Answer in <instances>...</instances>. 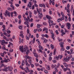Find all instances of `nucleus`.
<instances>
[{
	"label": "nucleus",
	"instance_id": "25",
	"mask_svg": "<svg viewBox=\"0 0 74 74\" xmlns=\"http://www.w3.org/2000/svg\"><path fill=\"white\" fill-rule=\"evenodd\" d=\"M25 57L26 58H27V59H29L30 58H32L31 57L27 55H25Z\"/></svg>",
	"mask_w": 74,
	"mask_h": 74
},
{
	"label": "nucleus",
	"instance_id": "28",
	"mask_svg": "<svg viewBox=\"0 0 74 74\" xmlns=\"http://www.w3.org/2000/svg\"><path fill=\"white\" fill-rule=\"evenodd\" d=\"M46 7H47V8H49V3H46Z\"/></svg>",
	"mask_w": 74,
	"mask_h": 74
},
{
	"label": "nucleus",
	"instance_id": "12",
	"mask_svg": "<svg viewBox=\"0 0 74 74\" xmlns=\"http://www.w3.org/2000/svg\"><path fill=\"white\" fill-rule=\"evenodd\" d=\"M5 66H4V69H2V70L3 71H7L8 70H7V69H8V67H5Z\"/></svg>",
	"mask_w": 74,
	"mask_h": 74
},
{
	"label": "nucleus",
	"instance_id": "47",
	"mask_svg": "<svg viewBox=\"0 0 74 74\" xmlns=\"http://www.w3.org/2000/svg\"><path fill=\"white\" fill-rule=\"evenodd\" d=\"M26 39L27 40H29V37L27 36L26 35V37H25Z\"/></svg>",
	"mask_w": 74,
	"mask_h": 74
},
{
	"label": "nucleus",
	"instance_id": "62",
	"mask_svg": "<svg viewBox=\"0 0 74 74\" xmlns=\"http://www.w3.org/2000/svg\"><path fill=\"white\" fill-rule=\"evenodd\" d=\"M67 12H68V13H70V9H68L67 10Z\"/></svg>",
	"mask_w": 74,
	"mask_h": 74
},
{
	"label": "nucleus",
	"instance_id": "34",
	"mask_svg": "<svg viewBox=\"0 0 74 74\" xmlns=\"http://www.w3.org/2000/svg\"><path fill=\"white\" fill-rule=\"evenodd\" d=\"M26 69L27 70L28 72H30V70H29V67H26Z\"/></svg>",
	"mask_w": 74,
	"mask_h": 74
},
{
	"label": "nucleus",
	"instance_id": "15",
	"mask_svg": "<svg viewBox=\"0 0 74 74\" xmlns=\"http://www.w3.org/2000/svg\"><path fill=\"white\" fill-rule=\"evenodd\" d=\"M12 67H11L10 66H8V70H9L10 71H12Z\"/></svg>",
	"mask_w": 74,
	"mask_h": 74
},
{
	"label": "nucleus",
	"instance_id": "17",
	"mask_svg": "<svg viewBox=\"0 0 74 74\" xmlns=\"http://www.w3.org/2000/svg\"><path fill=\"white\" fill-rule=\"evenodd\" d=\"M67 53L68 54H73V53H73V50H71V52H70V51H68Z\"/></svg>",
	"mask_w": 74,
	"mask_h": 74
},
{
	"label": "nucleus",
	"instance_id": "61",
	"mask_svg": "<svg viewBox=\"0 0 74 74\" xmlns=\"http://www.w3.org/2000/svg\"><path fill=\"white\" fill-rule=\"evenodd\" d=\"M70 46H67V47H66V49L68 50V49H70Z\"/></svg>",
	"mask_w": 74,
	"mask_h": 74
},
{
	"label": "nucleus",
	"instance_id": "18",
	"mask_svg": "<svg viewBox=\"0 0 74 74\" xmlns=\"http://www.w3.org/2000/svg\"><path fill=\"white\" fill-rule=\"evenodd\" d=\"M37 51L39 53H40V52L41 53H43V52H42V51L41 50V49H37Z\"/></svg>",
	"mask_w": 74,
	"mask_h": 74
},
{
	"label": "nucleus",
	"instance_id": "57",
	"mask_svg": "<svg viewBox=\"0 0 74 74\" xmlns=\"http://www.w3.org/2000/svg\"><path fill=\"white\" fill-rule=\"evenodd\" d=\"M33 25H34L33 23H32L30 25L31 27H33Z\"/></svg>",
	"mask_w": 74,
	"mask_h": 74
},
{
	"label": "nucleus",
	"instance_id": "51",
	"mask_svg": "<svg viewBox=\"0 0 74 74\" xmlns=\"http://www.w3.org/2000/svg\"><path fill=\"white\" fill-rule=\"evenodd\" d=\"M51 67L52 68V69H54V68L55 67V66L53 64H51Z\"/></svg>",
	"mask_w": 74,
	"mask_h": 74
},
{
	"label": "nucleus",
	"instance_id": "48",
	"mask_svg": "<svg viewBox=\"0 0 74 74\" xmlns=\"http://www.w3.org/2000/svg\"><path fill=\"white\" fill-rule=\"evenodd\" d=\"M44 42H45V43H47V40L45 39L44 40Z\"/></svg>",
	"mask_w": 74,
	"mask_h": 74
},
{
	"label": "nucleus",
	"instance_id": "60",
	"mask_svg": "<svg viewBox=\"0 0 74 74\" xmlns=\"http://www.w3.org/2000/svg\"><path fill=\"white\" fill-rule=\"evenodd\" d=\"M34 8H35V6H34V5H32V10L34 9Z\"/></svg>",
	"mask_w": 74,
	"mask_h": 74
},
{
	"label": "nucleus",
	"instance_id": "58",
	"mask_svg": "<svg viewBox=\"0 0 74 74\" xmlns=\"http://www.w3.org/2000/svg\"><path fill=\"white\" fill-rule=\"evenodd\" d=\"M27 0H22V1H24V3H26L27 1H26Z\"/></svg>",
	"mask_w": 74,
	"mask_h": 74
},
{
	"label": "nucleus",
	"instance_id": "13",
	"mask_svg": "<svg viewBox=\"0 0 74 74\" xmlns=\"http://www.w3.org/2000/svg\"><path fill=\"white\" fill-rule=\"evenodd\" d=\"M0 42H1L2 45H5V44H4L5 43V40H0Z\"/></svg>",
	"mask_w": 74,
	"mask_h": 74
},
{
	"label": "nucleus",
	"instance_id": "59",
	"mask_svg": "<svg viewBox=\"0 0 74 74\" xmlns=\"http://www.w3.org/2000/svg\"><path fill=\"white\" fill-rule=\"evenodd\" d=\"M43 24L45 26H46V25H47V23L45 22H44L43 23Z\"/></svg>",
	"mask_w": 74,
	"mask_h": 74
},
{
	"label": "nucleus",
	"instance_id": "30",
	"mask_svg": "<svg viewBox=\"0 0 74 74\" xmlns=\"http://www.w3.org/2000/svg\"><path fill=\"white\" fill-rule=\"evenodd\" d=\"M47 69V70H50V69H51L50 68V66H48L47 67H46Z\"/></svg>",
	"mask_w": 74,
	"mask_h": 74
},
{
	"label": "nucleus",
	"instance_id": "42",
	"mask_svg": "<svg viewBox=\"0 0 74 74\" xmlns=\"http://www.w3.org/2000/svg\"><path fill=\"white\" fill-rule=\"evenodd\" d=\"M35 42V38H34L33 39V40L32 41V43L34 44Z\"/></svg>",
	"mask_w": 74,
	"mask_h": 74
},
{
	"label": "nucleus",
	"instance_id": "5",
	"mask_svg": "<svg viewBox=\"0 0 74 74\" xmlns=\"http://www.w3.org/2000/svg\"><path fill=\"white\" fill-rule=\"evenodd\" d=\"M59 58H60V59H62V58H63V56H62V55H61L60 56V55H58V56H56V59L58 60H59Z\"/></svg>",
	"mask_w": 74,
	"mask_h": 74
},
{
	"label": "nucleus",
	"instance_id": "1",
	"mask_svg": "<svg viewBox=\"0 0 74 74\" xmlns=\"http://www.w3.org/2000/svg\"><path fill=\"white\" fill-rule=\"evenodd\" d=\"M73 58V56L71 55H70L68 56H66V58H65L64 59V60L65 62H69V60H70L71 58Z\"/></svg>",
	"mask_w": 74,
	"mask_h": 74
},
{
	"label": "nucleus",
	"instance_id": "37",
	"mask_svg": "<svg viewBox=\"0 0 74 74\" xmlns=\"http://www.w3.org/2000/svg\"><path fill=\"white\" fill-rule=\"evenodd\" d=\"M13 13L14 14L15 16H17V15H18V14H17V13H16V11L14 12Z\"/></svg>",
	"mask_w": 74,
	"mask_h": 74
},
{
	"label": "nucleus",
	"instance_id": "31",
	"mask_svg": "<svg viewBox=\"0 0 74 74\" xmlns=\"http://www.w3.org/2000/svg\"><path fill=\"white\" fill-rule=\"evenodd\" d=\"M45 69L44 67H42V68H40V70L42 71H44V70H45Z\"/></svg>",
	"mask_w": 74,
	"mask_h": 74
},
{
	"label": "nucleus",
	"instance_id": "8",
	"mask_svg": "<svg viewBox=\"0 0 74 74\" xmlns=\"http://www.w3.org/2000/svg\"><path fill=\"white\" fill-rule=\"evenodd\" d=\"M9 3H10V4H12L10 5V7H11V8H12V9L13 10H15V7H14V6L13 5H12L13 3L11 2V1H9Z\"/></svg>",
	"mask_w": 74,
	"mask_h": 74
},
{
	"label": "nucleus",
	"instance_id": "36",
	"mask_svg": "<svg viewBox=\"0 0 74 74\" xmlns=\"http://www.w3.org/2000/svg\"><path fill=\"white\" fill-rule=\"evenodd\" d=\"M47 30H48V28H44L43 29V32H44V31H46Z\"/></svg>",
	"mask_w": 74,
	"mask_h": 74
},
{
	"label": "nucleus",
	"instance_id": "39",
	"mask_svg": "<svg viewBox=\"0 0 74 74\" xmlns=\"http://www.w3.org/2000/svg\"><path fill=\"white\" fill-rule=\"evenodd\" d=\"M24 21H28V19L27 18H26V17H24Z\"/></svg>",
	"mask_w": 74,
	"mask_h": 74
},
{
	"label": "nucleus",
	"instance_id": "49",
	"mask_svg": "<svg viewBox=\"0 0 74 74\" xmlns=\"http://www.w3.org/2000/svg\"><path fill=\"white\" fill-rule=\"evenodd\" d=\"M73 5H72L71 6V11H73Z\"/></svg>",
	"mask_w": 74,
	"mask_h": 74
},
{
	"label": "nucleus",
	"instance_id": "54",
	"mask_svg": "<svg viewBox=\"0 0 74 74\" xmlns=\"http://www.w3.org/2000/svg\"><path fill=\"white\" fill-rule=\"evenodd\" d=\"M30 13H29V17L30 18H32V12H29Z\"/></svg>",
	"mask_w": 74,
	"mask_h": 74
},
{
	"label": "nucleus",
	"instance_id": "40",
	"mask_svg": "<svg viewBox=\"0 0 74 74\" xmlns=\"http://www.w3.org/2000/svg\"><path fill=\"white\" fill-rule=\"evenodd\" d=\"M20 36H21L22 38H24V36H23V34H21L20 35Z\"/></svg>",
	"mask_w": 74,
	"mask_h": 74
},
{
	"label": "nucleus",
	"instance_id": "41",
	"mask_svg": "<svg viewBox=\"0 0 74 74\" xmlns=\"http://www.w3.org/2000/svg\"><path fill=\"white\" fill-rule=\"evenodd\" d=\"M8 10L9 11H12V8H8Z\"/></svg>",
	"mask_w": 74,
	"mask_h": 74
},
{
	"label": "nucleus",
	"instance_id": "24",
	"mask_svg": "<svg viewBox=\"0 0 74 74\" xmlns=\"http://www.w3.org/2000/svg\"><path fill=\"white\" fill-rule=\"evenodd\" d=\"M63 64L66 67V68L68 67V65H67V64H66V63H65V62L63 63Z\"/></svg>",
	"mask_w": 74,
	"mask_h": 74
},
{
	"label": "nucleus",
	"instance_id": "7",
	"mask_svg": "<svg viewBox=\"0 0 74 74\" xmlns=\"http://www.w3.org/2000/svg\"><path fill=\"white\" fill-rule=\"evenodd\" d=\"M23 48V46H20L19 47V50L22 52V53H23V52H25Z\"/></svg>",
	"mask_w": 74,
	"mask_h": 74
},
{
	"label": "nucleus",
	"instance_id": "14",
	"mask_svg": "<svg viewBox=\"0 0 74 74\" xmlns=\"http://www.w3.org/2000/svg\"><path fill=\"white\" fill-rule=\"evenodd\" d=\"M38 15L39 16V18L40 19H41L42 18V16H43V15L41 13H39Z\"/></svg>",
	"mask_w": 74,
	"mask_h": 74
},
{
	"label": "nucleus",
	"instance_id": "26",
	"mask_svg": "<svg viewBox=\"0 0 74 74\" xmlns=\"http://www.w3.org/2000/svg\"><path fill=\"white\" fill-rule=\"evenodd\" d=\"M56 49H55L54 50V52L53 53V55H56Z\"/></svg>",
	"mask_w": 74,
	"mask_h": 74
},
{
	"label": "nucleus",
	"instance_id": "33",
	"mask_svg": "<svg viewBox=\"0 0 74 74\" xmlns=\"http://www.w3.org/2000/svg\"><path fill=\"white\" fill-rule=\"evenodd\" d=\"M39 48L40 49H41L42 50H43V47H42V46H41L40 45H39Z\"/></svg>",
	"mask_w": 74,
	"mask_h": 74
},
{
	"label": "nucleus",
	"instance_id": "27",
	"mask_svg": "<svg viewBox=\"0 0 74 74\" xmlns=\"http://www.w3.org/2000/svg\"><path fill=\"white\" fill-rule=\"evenodd\" d=\"M37 11L38 13H40V12L41 11V8H40L39 9V10H38V8H37Z\"/></svg>",
	"mask_w": 74,
	"mask_h": 74
},
{
	"label": "nucleus",
	"instance_id": "55",
	"mask_svg": "<svg viewBox=\"0 0 74 74\" xmlns=\"http://www.w3.org/2000/svg\"><path fill=\"white\" fill-rule=\"evenodd\" d=\"M28 24V22L27 21H25L24 23L25 25H27Z\"/></svg>",
	"mask_w": 74,
	"mask_h": 74
},
{
	"label": "nucleus",
	"instance_id": "63",
	"mask_svg": "<svg viewBox=\"0 0 74 74\" xmlns=\"http://www.w3.org/2000/svg\"><path fill=\"white\" fill-rule=\"evenodd\" d=\"M15 5L16 7H19V4H15Z\"/></svg>",
	"mask_w": 74,
	"mask_h": 74
},
{
	"label": "nucleus",
	"instance_id": "46",
	"mask_svg": "<svg viewBox=\"0 0 74 74\" xmlns=\"http://www.w3.org/2000/svg\"><path fill=\"white\" fill-rule=\"evenodd\" d=\"M44 72L46 74H47L48 73V71L47 70H45Z\"/></svg>",
	"mask_w": 74,
	"mask_h": 74
},
{
	"label": "nucleus",
	"instance_id": "22",
	"mask_svg": "<svg viewBox=\"0 0 74 74\" xmlns=\"http://www.w3.org/2000/svg\"><path fill=\"white\" fill-rule=\"evenodd\" d=\"M3 46H2V49H4V50H5V51H6V49H5V45H2Z\"/></svg>",
	"mask_w": 74,
	"mask_h": 74
},
{
	"label": "nucleus",
	"instance_id": "56",
	"mask_svg": "<svg viewBox=\"0 0 74 74\" xmlns=\"http://www.w3.org/2000/svg\"><path fill=\"white\" fill-rule=\"evenodd\" d=\"M67 41L69 42H71V40H70V39H68Z\"/></svg>",
	"mask_w": 74,
	"mask_h": 74
},
{
	"label": "nucleus",
	"instance_id": "16",
	"mask_svg": "<svg viewBox=\"0 0 74 74\" xmlns=\"http://www.w3.org/2000/svg\"><path fill=\"white\" fill-rule=\"evenodd\" d=\"M4 60V62H5V63H7V62H8H8L11 61V60H9L8 58V59H5Z\"/></svg>",
	"mask_w": 74,
	"mask_h": 74
},
{
	"label": "nucleus",
	"instance_id": "52",
	"mask_svg": "<svg viewBox=\"0 0 74 74\" xmlns=\"http://www.w3.org/2000/svg\"><path fill=\"white\" fill-rule=\"evenodd\" d=\"M20 69H21L23 70H24V69H23V67H22V66L21 65H20Z\"/></svg>",
	"mask_w": 74,
	"mask_h": 74
},
{
	"label": "nucleus",
	"instance_id": "53",
	"mask_svg": "<svg viewBox=\"0 0 74 74\" xmlns=\"http://www.w3.org/2000/svg\"><path fill=\"white\" fill-rule=\"evenodd\" d=\"M27 33H28V34H29V33H30V32L29 31V28L27 29Z\"/></svg>",
	"mask_w": 74,
	"mask_h": 74
},
{
	"label": "nucleus",
	"instance_id": "43",
	"mask_svg": "<svg viewBox=\"0 0 74 74\" xmlns=\"http://www.w3.org/2000/svg\"><path fill=\"white\" fill-rule=\"evenodd\" d=\"M40 25L39 24H38L37 25V27L38 28H40Z\"/></svg>",
	"mask_w": 74,
	"mask_h": 74
},
{
	"label": "nucleus",
	"instance_id": "3",
	"mask_svg": "<svg viewBox=\"0 0 74 74\" xmlns=\"http://www.w3.org/2000/svg\"><path fill=\"white\" fill-rule=\"evenodd\" d=\"M61 15L62 16V18H59V19L60 21H62V20H64V14L63 12H62L61 13Z\"/></svg>",
	"mask_w": 74,
	"mask_h": 74
},
{
	"label": "nucleus",
	"instance_id": "44",
	"mask_svg": "<svg viewBox=\"0 0 74 74\" xmlns=\"http://www.w3.org/2000/svg\"><path fill=\"white\" fill-rule=\"evenodd\" d=\"M2 13H1L0 14V16L1 17V19H3V16H2Z\"/></svg>",
	"mask_w": 74,
	"mask_h": 74
},
{
	"label": "nucleus",
	"instance_id": "20",
	"mask_svg": "<svg viewBox=\"0 0 74 74\" xmlns=\"http://www.w3.org/2000/svg\"><path fill=\"white\" fill-rule=\"evenodd\" d=\"M32 57H30V59L28 60V62L29 63H32Z\"/></svg>",
	"mask_w": 74,
	"mask_h": 74
},
{
	"label": "nucleus",
	"instance_id": "64",
	"mask_svg": "<svg viewBox=\"0 0 74 74\" xmlns=\"http://www.w3.org/2000/svg\"><path fill=\"white\" fill-rule=\"evenodd\" d=\"M64 49H65L64 48H61V51H64Z\"/></svg>",
	"mask_w": 74,
	"mask_h": 74
},
{
	"label": "nucleus",
	"instance_id": "2",
	"mask_svg": "<svg viewBox=\"0 0 74 74\" xmlns=\"http://www.w3.org/2000/svg\"><path fill=\"white\" fill-rule=\"evenodd\" d=\"M4 14L5 16L6 17H7V16H8L9 17H10V16H11V15H10V12H9L8 10H6Z\"/></svg>",
	"mask_w": 74,
	"mask_h": 74
},
{
	"label": "nucleus",
	"instance_id": "38",
	"mask_svg": "<svg viewBox=\"0 0 74 74\" xmlns=\"http://www.w3.org/2000/svg\"><path fill=\"white\" fill-rule=\"evenodd\" d=\"M19 44H21V42H22V41L21 40V39L20 38H19Z\"/></svg>",
	"mask_w": 74,
	"mask_h": 74
},
{
	"label": "nucleus",
	"instance_id": "45",
	"mask_svg": "<svg viewBox=\"0 0 74 74\" xmlns=\"http://www.w3.org/2000/svg\"><path fill=\"white\" fill-rule=\"evenodd\" d=\"M37 11L36 10H34V14H35V15H36V14H37Z\"/></svg>",
	"mask_w": 74,
	"mask_h": 74
},
{
	"label": "nucleus",
	"instance_id": "10",
	"mask_svg": "<svg viewBox=\"0 0 74 74\" xmlns=\"http://www.w3.org/2000/svg\"><path fill=\"white\" fill-rule=\"evenodd\" d=\"M39 6L40 7H44V8H45L46 7H45V4L44 3H42V4H39Z\"/></svg>",
	"mask_w": 74,
	"mask_h": 74
},
{
	"label": "nucleus",
	"instance_id": "6",
	"mask_svg": "<svg viewBox=\"0 0 74 74\" xmlns=\"http://www.w3.org/2000/svg\"><path fill=\"white\" fill-rule=\"evenodd\" d=\"M66 25L67 26V29H69V30H70L71 27V24L70 23H67L66 24Z\"/></svg>",
	"mask_w": 74,
	"mask_h": 74
},
{
	"label": "nucleus",
	"instance_id": "11",
	"mask_svg": "<svg viewBox=\"0 0 74 74\" xmlns=\"http://www.w3.org/2000/svg\"><path fill=\"white\" fill-rule=\"evenodd\" d=\"M24 48H23V50L24 51V52H25L26 51V49H28V47L27 46L25 45L24 46Z\"/></svg>",
	"mask_w": 74,
	"mask_h": 74
},
{
	"label": "nucleus",
	"instance_id": "32",
	"mask_svg": "<svg viewBox=\"0 0 74 74\" xmlns=\"http://www.w3.org/2000/svg\"><path fill=\"white\" fill-rule=\"evenodd\" d=\"M18 27L19 29H20L21 30H22L23 26H22L20 25L19 27Z\"/></svg>",
	"mask_w": 74,
	"mask_h": 74
},
{
	"label": "nucleus",
	"instance_id": "4",
	"mask_svg": "<svg viewBox=\"0 0 74 74\" xmlns=\"http://www.w3.org/2000/svg\"><path fill=\"white\" fill-rule=\"evenodd\" d=\"M24 60H25V64L26 65V66H27V67H30V64H28V62H27V59L26 58Z\"/></svg>",
	"mask_w": 74,
	"mask_h": 74
},
{
	"label": "nucleus",
	"instance_id": "9",
	"mask_svg": "<svg viewBox=\"0 0 74 74\" xmlns=\"http://www.w3.org/2000/svg\"><path fill=\"white\" fill-rule=\"evenodd\" d=\"M46 17L47 18V19L49 20V21H50L51 19V17L47 15L46 16Z\"/></svg>",
	"mask_w": 74,
	"mask_h": 74
},
{
	"label": "nucleus",
	"instance_id": "23",
	"mask_svg": "<svg viewBox=\"0 0 74 74\" xmlns=\"http://www.w3.org/2000/svg\"><path fill=\"white\" fill-rule=\"evenodd\" d=\"M50 47H51V49H54V46L53 45V44H51L50 45Z\"/></svg>",
	"mask_w": 74,
	"mask_h": 74
},
{
	"label": "nucleus",
	"instance_id": "21",
	"mask_svg": "<svg viewBox=\"0 0 74 74\" xmlns=\"http://www.w3.org/2000/svg\"><path fill=\"white\" fill-rule=\"evenodd\" d=\"M34 54V56L36 58H38V54L37 53Z\"/></svg>",
	"mask_w": 74,
	"mask_h": 74
},
{
	"label": "nucleus",
	"instance_id": "35",
	"mask_svg": "<svg viewBox=\"0 0 74 74\" xmlns=\"http://www.w3.org/2000/svg\"><path fill=\"white\" fill-rule=\"evenodd\" d=\"M0 55L2 57H4V55L3 53H0Z\"/></svg>",
	"mask_w": 74,
	"mask_h": 74
},
{
	"label": "nucleus",
	"instance_id": "29",
	"mask_svg": "<svg viewBox=\"0 0 74 74\" xmlns=\"http://www.w3.org/2000/svg\"><path fill=\"white\" fill-rule=\"evenodd\" d=\"M24 64H25V61H24V60H23L22 62V64H21L22 66H23Z\"/></svg>",
	"mask_w": 74,
	"mask_h": 74
},
{
	"label": "nucleus",
	"instance_id": "50",
	"mask_svg": "<svg viewBox=\"0 0 74 74\" xmlns=\"http://www.w3.org/2000/svg\"><path fill=\"white\" fill-rule=\"evenodd\" d=\"M6 36L8 37V38H9L11 37V35H10V34H7V35Z\"/></svg>",
	"mask_w": 74,
	"mask_h": 74
},
{
	"label": "nucleus",
	"instance_id": "19",
	"mask_svg": "<svg viewBox=\"0 0 74 74\" xmlns=\"http://www.w3.org/2000/svg\"><path fill=\"white\" fill-rule=\"evenodd\" d=\"M53 21H51V19H50V21H49V26L50 27H51V23H53Z\"/></svg>",
	"mask_w": 74,
	"mask_h": 74
}]
</instances>
